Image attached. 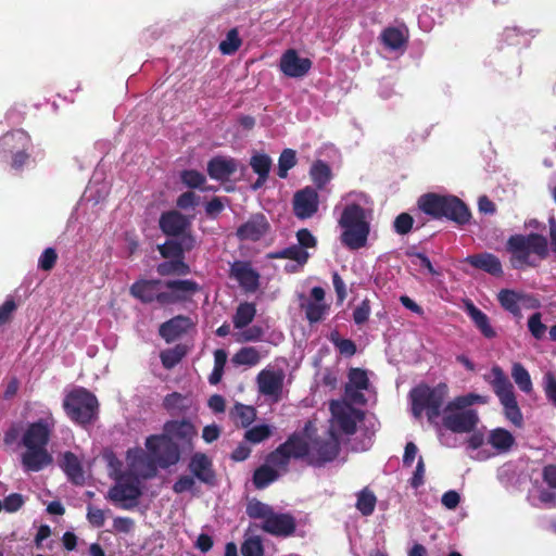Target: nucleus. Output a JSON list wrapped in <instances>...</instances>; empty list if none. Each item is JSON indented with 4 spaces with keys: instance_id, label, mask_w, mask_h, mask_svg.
<instances>
[{
    "instance_id": "27",
    "label": "nucleus",
    "mask_w": 556,
    "mask_h": 556,
    "mask_svg": "<svg viewBox=\"0 0 556 556\" xmlns=\"http://www.w3.org/2000/svg\"><path fill=\"white\" fill-rule=\"evenodd\" d=\"M465 309L476 328L484 338L493 339L496 337V331L491 326L490 318L485 313L478 308L471 301L465 303Z\"/></svg>"
},
{
    "instance_id": "19",
    "label": "nucleus",
    "mask_w": 556,
    "mask_h": 556,
    "mask_svg": "<svg viewBox=\"0 0 556 556\" xmlns=\"http://www.w3.org/2000/svg\"><path fill=\"white\" fill-rule=\"evenodd\" d=\"M192 326L193 323L190 317L177 315L163 323L160 326L159 333L167 343H170L185 334Z\"/></svg>"
},
{
    "instance_id": "62",
    "label": "nucleus",
    "mask_w": 556,
    "mask_h": 556,
    "mask_svg": "<svg viewBox=\"0 0 556 556\" xmlns=\"http://www.w3.org/2000/svg\"><path fill=\"white\" fill-rule=\"evenodd\" d=\"M370 312V301L368 299H364L362 303L353 311L354 323L358 326L365 324L369 318Z\"/></svg>"
},
{
    "instance_id": "32",
    "label": "nucleus",
    "mask_w": 556,
    "mask_h": 556,
    "mask_svg": "<svg viewBox=\"0 0 556 556\" xmlns=\"http://www.w3.org/2000/svg\"><path fill=\"white\" fill-rule=\"evenodd\" d=\"M163 407L172 415H181L190 409L191 403L186 395L173 392L164 397Z\"/></svg>"
},
{
    "instance_id": "55",
    "label": "nucleus",
    "mask_w": 556,
    "mask_h": 556,
    "mask_svg": "<svg viewBox=\"0 0 556 556\" xmlns=\"http://www.w3.org/2000/svg\"><path fill=\"white\" fill-rule=\"evenodd\" d=\"M181 182L188 188H200L205 181V176L195 169H185L180 173Z\"/></svg>"
},
{
    "instance_id": "25",
    "label": "nucleus",
    "mask_w": 556,
    "mask_h": 556,
    "mask_svg": "<svg viewBox=\"0 0 556 556\" xmlns=\"http://www.w3.org/2000/svg\"><path fill=\"white\" fill-rule=\"evenodd\" d=\"M60 467L63 469V471L67 476V479L72 483L76 485L84 484L85 475L83 466L78 457L73 452L67 451L62 455Z\"/></svg>"
},
{
    "instance_id": "58",
    "label": "nucleus",
    "mask_w": 556,
    "mask_h": 556,
    "mask_svg": "<svg viewBox=\"0 0 556 556\" xmlns=\"http://www.w3.org/2000/svg\"><path fill=\"white\" fill-rule=\"evenodd\" d=\"M266 462L268 465L276 466V467H287L290 462V457L283 446L280 444L275 451L270 452L267 457Z\"/></svg>"
},
{
    "instance_id": "18",
    "label": "nucleus",
    "mask_w": 556,
    "mask_h": 556,
    "mask_svg": "<svg viewBox=\"0 0 556 556\" xmlns=\"http://www.w3.org/2000/svg\"><path fill=\"white\" fill-rule=\"evenodd\" d=\"M162 232L168 237H182L190 227V220L180 212L173 210L164 212L159 220Z\"/></svg>"
},
{
    "instance_id": "60",
    "label": "nucleus",
    "mask_w": 556,
    "mask_h": 556,
    "mask_svg": "<svg viewBox=\"0 0 556 556\" xmlns=\"http://www.w3.org/2000/svg\"><path fill=\"white\" fill-rule=\"evenodd\" d=\"M58 253L53 248H47L41 253L38 267L45 271H50L56 264Z\"/></svg>"
},
{
    "instance_id": "21",
    "label": "nucleus",
    "mask_w": 556,
    "mask_h": 556,
    "mask_svg": "<svg viewBox=\"0 0 556 556\" xmlns=\"http://www.w3.org/2000/svg\"><path fill=\"white\" fill-rule=\"evenodd\" d=\"M195 245V240L191 235H184L179 241L166 240L159 245V252L164 258L184 260L185 252L191 251Z\"/></svg>"
},
{
    "instance_id": "40",
    "label": "nucleus",
    "mask_w": 556,
    "mask_h": 556,
    "mask_svg": "<svg viewBox=\"0 0 556 556\" xmlns=\"http://www.w3.org/2000/svg\"><path fill=\"white\" fill-rule=\"evenodd\" d=\"M380 38L382 43L391 50H399L407 42L403 31L396 27H387L382 30Z\"/></svg>"
},
{
    "instance_id": "2",
    "label": "nucleus",
    "mask_w": 556,
    "mask_h": 556,
    "mask_svg": "<svg viewBox=\"0 0 556 556\" xmlns=\"http://www.w3.org/2000/svg\"><path fill=\"white\" fill-rule=\"evenodd\" d=\"M417 207L431 219H446L458 226L468 224L471 218L468 205L452 194L425 193L418 198Z\"/></svg>"
},
{
    "instance_id": "34",
    "label": "nucleus",
    "mask_w": 556,
    "mask_h": 556,
    "mask_svg": "<svg viewBox=\"0 0 556 556\" xmlns=\"http://www.w3.org/2000/svg\"><path fill=\"white\" fill-rule=\"evenodd\" d=\"M279 478V472L265 464L257 467L253 472L252 482L257 490L267 488L270 483L275 482Z\"/></svg>"
},
{
    "instance_id": "64",
    "label": "nucleus",
    "mask_w": 556,
    "mask_h": 556,
    "mask_svg": "<svg viewBox=\"0 0 556 556\" xmlns=\"http://www.w3.org/2000/svg\"><path fill=\"white\" fill-rule=\"evenodd\" d=\"M544 392L547 400L556 407V377L552 372L544 376Z\"/></svg>"
},
{
    "instance_id": "53",
    "label": "nucleus",
    "mask_w": 556,
    "mask_h": 556,
    "mask_svg": "<svg viewBox=\"0 0 556 556\" xmlns=\"http://www.w3.org/2000/svg\"><path fill=\"white\" fill-rule=\"evenodd\" d=\"M270 434L271 430L269 426L257 425L245 431L244 439L250 443L257 444L268 439Z\"/></svg>"
},
{
    "instance_id": "46",
    "label": "nucleus",
    "mask_w": 556,
    "mask_h": 556,
    "mask_svg": "<svg viewBox=\"0 0 556 556\" xmlns=\"http://www.w3.org/2000/svg\"><path fill=\"white\" fill-rule=\"evenodd\" d=\"M230 414L243 428H248L256 418L255 407L241 403H236Z\"/></svg>"
},
{
    "instance_id": "42",
    "label": "nucleus",
    "mask_w": 556,
    "mask_h": 556,
    "mask_svg": "<svg viewBox=\"0 0 556 556\" xmlns=\"http://www.w3.org/2000/svg\"><path fill=\"white\" fill-rule=\"evenodd\" d=\"M377 497L369 488H364L357 493L356 508L363 516H370L376 507Z\"/></svg>"
},
{
    "instance_id": "48",
    "label": "nucleus",
    "mask_w": 556,
    "mask_h": 556,
    "mask_svg": "<svg viewBox=\"0 0 556 556\" xmlns=\"http://www.w3.org/2000/svg\"><path fill=\"white\" fill-rule=\"evenodd\" d=\"M164 286L175 293L184 294L186 299L187 294H193L200 290L198 282L193 280H167Z\"/></svg>"
},
{
    "instance_id": "57",
    "label": "nucleus",
    "mask_w": 556,
    "mask_h": 556,
    "mask_svg": "<svg viewBox=\"0 0 556 556\" xmlns=\"http://www.w3.org/2000/svg\"><path fill=\"white\" fill-rule=\"evenodd\" d=\"M528 329L533 338L541 340L544 338L547 327L542 323L541 313H533L528 319Z\"/></svg>"
},
{
    "instance_id": "26",
    "label": "nucleus",
    "mask_w": 556,
    "mask_h": 556,
    "mask_svg": "<svg viewBox=\"0 0 556 556\" xmlns=\"http://www.w3.org/2000/svg\"><path fill=\"white\" fill-rule=\"evenodd\" d=\"M156 444L157 450L153 455L162 468H167L179 462L181 446L167 440H160Z\"/></svg>"
},
{
    "instance_id": "6",
    "label": "nucleus",
    "mask_w": 556,
    "mask_h": 556,
    "mask_svg": "<svg viewBox=\"0 0 556 556\" xmlns=\"http://www.w3.org/2000/svg\"><path fill=\"white\" fill-rule=\"evenodd\" d=\"M62 406L66 416L84 428L99 418V401L91 391L84 387H75L67 392Z\"/></svg>"
},
{
    "instance_id": "1",
    "label": "nucleus",
    "mask_w": 556,
    "mask_h": 556,
    "mask_svg": "<svg viewBox=\"0 0 556 556\" xmlns=\"http://www.w3.org/2000/svg\"><path fill=\"white\" fill-rule=\"evenodd\" d=\"M55 426L56 420L51 412L37 421L28 424L21 437V445L25 447V452L21 455V463L26 471L38 472L53 463L47 445Z\"/></svg>"
},
{
    "instance_id": "45",
    "label": "nucleus",
    "mask_w": 556,
    "mask_h": 556,
    "mask_svg": "<svg viewBox=\"0 0 556 556\" xmlns=\"http://www.w3.org/2000/svg\"><path fill=\"white\" fill-rule=\"evenodd\" d=\"M156 271L160 276L187 275L190 271V267L184 260H170L160 263Z\"/></svg>"
},
{
    "instance_id": "54",
    "label": "nucleus",
    "mask_w": 556,
    "mask_h": 556,
    "mask_svg": "<svg viewBox=\"0 0 556 556\" xmlns=\"http://www.w3.org/2000/svg\"><path fill=\"white\" fill-rule=\"evenodd\" d=\"M356 390H367L369 387V379L367 372L362 368H351L349 371V383Z\"/></svg>"
},
{
    "instance_id": "20",
    "label": "nucleus",
    "mask_w": 556,
    "mask_h": 556,
    "mask_svg": "<svg viewBox=\"0 0 556 556\" xmlns=\"http://www.w3.org/2000/svg\"><path fill=\"white\" fill-rule=\"evenodd\" d=\"M238 165L232 157L214 156L207 163V174L212 179L226 181L237 172Z\"/></svg>"
},
{
    "instance_id": "3",
    "label": "nucleus",
    "mask_w": 556,
    "mask_h": 556,
    "mask_svg": "<svg viewBox=\"0 0 556 556\" xmlns=\"http://www.w3.org/2000/svg\"><path fill=\"white\" fill-rule=\"evenodd\" d=\"M247 515L251 519L262 520L261 529L276 538H290L295 533L296 520L290 513H277L275 509L253 497L248 501Z\"/></svg>"
},
{
    "instance_id": "11",
    "label": "nucleus",
    "mask_w": 556,
    "mask_h": 556,
    "mask_svg": "<svg viewBox=\"0 0 556 556\" xmlns=\"http://www.w3.org/2000/svg\"><path fill=\"white\" fill-rule=\"evenodd\" d=\"M479 422L477 410L467 409L463 412H445L442 418V425L445 429L454 433L472 432Z\"/></svg>"
},
{
    "instance_id": "33",
    "label": "nucleus",
    "mask_w": 556,
    "mask_h": 556,
    "mask_svg": "<svg viewBox=\"0 0 556 556\" xmlns=\"http://www.w3.org/2000/svg\"><path fill=\"white\" fill-rule=\"evenodd\" d=\"M488 442L498 452L505 453L515 444V438L508 430L496 428L490 432Z\"/></svg>"
},
{
    "instance_id": "56",
    "label": "nucleus",
    "mask_w": 556,
    "mask_h": 556,
    "mask_svg": "<svg viewBox=\"0 0 556 556\" xmlns=\"http://www.w3.org/2000/svg\"><path fill=\"white\" fill-rule=\"evenodd\" d=\"M241 554L242 556H263L264 548L261 538L252 536L244 540L241 545Z\"/></svg>"
},
{
    "instance_id": "63",
    "label": "nucleus",
    "mask_w": 556,
    "mask_h": 556,
    "mask_svg": "<svg viewBox=\"0 0 556 556\" xmlns=\"http://www.w3.org/2000/svg\"><path fill=\"white\" fill-rule=\"evenodd\" d=\"M298 245L302 249H312L317 245V240L307 228H302L296 231Z\"/></svg>"
},
{
    "instance_id": "24",
    "label": "nucleus",
    "mask_w": 556,
    "mask_h": 556,
    "mask_svg": "<svg viewBox=\"0 0 556 556\" xmlns=\"http://www.w3.org/2000/svg\"><path fill=\"white\" fill-rule=\"evenodd\" d=\"M29 140L30 138L27 132L22 129L9 131L0 137V153L8 155L26 149Z\"/></svg>"
},
{
    "instance_id": "31",
    "label": "nucleus",
    "mask_w": 556,
    "mask_h": 556,
    "mask_svg": "<svg viewBox=\"0 0 556 556\" xmlns=\"http://www.w3.org/2000/svg\"><path fill=\"white\" fill-rule=\"evenodd\" d=\"M268 257L271 260H291L302 267L307 263L309 254L305 250H302L298 244H292L282 250L269 253Z\"/></svg>"
},
{
    "instance_id": "59",
    "label": "nucleus",
    "mask_w": 556,
    "mask_h": 556,
    "mask_svg": "<svg viewBox=\"0 0 556 556\" xmlns=\"http://www.w3.org/2000/svg\"><path fill=\"white\" fill-rule=\"evenodd\" d=\"M413 225L414 218L408 213L399 214L393 222L394 231L401 236L407 235L412 230Z\"/></svg>"
},
{
    "instance_id": "37",
    "label": "nucleus",
    "mask_w": 556,
    "mask_h": 556,
    "mask_svg": "<svg viewBox=\"0 0 556 556\" xmlns=\"http://www.w3.org/2000/svg\"><path fill=\"white\" fill-rule=\"evenodd\" d=\"M337 404L334 402L331 403L330 408L332 412V415L334 419L337 420V424L339 428L345 433V434H354L356 432V421L351 415L350 412H348L344 408H336Z\"/></svg>"
},
{
    "instance_id": "17",
    "label": "nucleus",
    "mask_w": 556,
    "mask_h": 556,
    "mask_svg": "<svg viewBox=\"0 0 556 556\" xmlns=\"http://www.w3.org/2000/svg\"><path fill=\"white\" fill-rule=\"evenodd\" d=\"M188 469L193 478L200 482L214 486L216 484V473L213 469V463L206 454L198 452L194 453L188 464Z\"/></svg>"
},
{
    "instance_id": "61",
    "label": "nucleus",
    "mask_w": 556,
    "mask_h": 556,
    "mask_svg": "<svg viewBox=\"0 0 556 556\" xmlns=\"http://www.w3.org/2000/svg\"><path fill=\"white\" fill-rule=\"evenodd\" d=\"M16 309L17 304L13 298H8L4 303L0 305V327L12 320Z\"/></svg>"
},
{
    "instance_id": "36",
    "label": "nucleus",
    "mask_w": 556,
    "mask_h": 556,
    "mask_svg": "<svg viewBox=\"0 0 556 556\" xmlns=\"http://www.w3.org/2000/svg\"><path fill=\"white\" fill-rule=\"evenodd\" d=\"M309 175L314 185L323 189L331 179V168L326 162L317 160L313 163Z\"/></svg>"
},
{
    "instance_id": "7",
    "label": "nucleus",
    "mask_w": 556,
    "mask_h": 556,
    "mask_svg": "<svg viewBox=\"0 0 556 556\" xmlns=\"http://www.w3.org/2000/svg\"><path fill=\"white\" fill-rule=\"evenodd\" d=\"M447 392L446 383L442 382L435 387H430L426 383L416 386L409 391L413 415L416 418H420L422 413L426 412L428 421L437 424Z\"/></svg>"
},
{
    "instance_id": "52",
    "label": "nucleus",
    "mask_w": 556,
    "mask_h": 556,
    "mask_svg": "<svg viewBox=\"0 0 556 556\" xmlns=\"http://www.w3.org/2000/svg\"><path fill=\"white\" fill-rule=\"evenodd\" d=\"M329 340L339 350V352L345 356H353L357 351L355 342L351 339L340 338L338 331H332Z\"/></svg>"
},
{
    "instance_id": "50",
    "label": "nucleus",
    "mask_w": 556,
    "mask_h": 556,
    "mask_svg": "<svg viewBox=\"0 0 556 556\" xmlns=\"http://www.w3.org/2000/svg\"><path fill=\"white\" fill-rule=\"evenodd\" d=\"M241 43L237 28H232L227 33L226 39L219 43V50L223 54L231 55L239 50Z\"/></svg>"
},
{
    "instance_id": "47",
    "label": "nucleus",
    "mask_w": 556,
    "mask_h": 556,
    "mask_svg": "<svg viewBox=\"0 0 556 556\" xmlns=\"http://www.w3.org/2000/svg\"><path fill=\"white\" fill-rule=\"evenodd\" d=\"M296 162L298 160L295 150L290 148L285 149L278 159V177L282 179L287 178L289 170L296 165Z\"/></svg>"
},
{
    "instance_id": "22",
    "label": "nucleus",
    "mask_w": 556,
    "mask_h": 556,
    "mask_svg": "<svg viewBox=\"0 0 556 556\" xmlns=\"http://www.w3.org/2000/svg\"><path fill=\"white\" fill-rule=\"evenodd\" d=\"M466 262L470 266L495 277H500L503 274V267L500 258L489 252L469 255L467 256Z\"/></svg>"
},
{
    "instance_id": "38",
    "label": "nucleus",
    "mask_w": 556,
    "mask_h": 556,
    "mask_svg": "<svg viewBox=\"0 0 556 556\" xmlns=\"http://www.w3.org/2000/svg\"><path fill=\"white\" fill-rule=\"evenodd\" d=\"M521 296L514 290L503 289L498 292L497 300L501 306L511 313L514 316H520L521 309L519 305Z\"/></svg>"
},
{
    "instance_id": "28",
    "label": "nucleus",
    "mask_w": 556,
    "mask_h": 556,
    "mask_svg": "<svg viewBox=\"0 0 556 556\" xmlns=\"http://www.w3.org/2000/svg\"><path fill=\"white\" fill-rule=\"evenodd\" d=\"M491 375L493 379L490 381V384L500 401L515 396L514 387L500 366H493Z\"/></svg>"
},
{
    "instance_id": "41",
    "label": "nucleus",
    "mask_w": 556,
    "mask_h": 556,
    "mask_svg": "<svg viewBox=\"0 0 556 556\" xmlns=\"http://www.w3.org/2000/svg\"><path fill=\"white\" fill-rule=\"evenodd\" d=\"M187 346L184 344H177L172 349H167L161 352L160 358L162 365L166 369H172L178 365L187 354Z\"/></svg>"
},
{
    "instance_id": "5",
    "label": "nucleus",
    "mask_w": 556,
    "mask_h": 556,
    "mask_svg": "<svg viewBox=\"0 0 556 556\" xmlns=\"http://www.w3.org/2000/svg\"><path fill=\"white\" fill-rule=\"evenodd\" d=\"M506 251L510 254V265L515 269L534 267L530 254L534 253L541 260L548 256L547 239L539 233L513 235L506 242Z\"/></svg>"
},
{
    "instance_id": "9",
    "label": "nucleus",
    "mask_w": 556,
    "mask_h": 556,
    "mask_svg": "<svg viewBox=\"0 0 556 556\" xmlns=\"http://www.w3.org/2000/svg\"><path fill=\"white\" fill-rule=\"evenodd\" d=\"M340 453V442L333 430L328 431V437H314L308 440V453L306 464L312 467H324L333 462Z\"/></svg>"
},
{
    "instance_id": "39",
    "label": "nucleus",
    "mask_w": 556,
    "mask_h": 556,
    "mask_svg": "<svg viewBox=\"0 0 556 556\" xmlns=\"http://www.w3.org/2000/svg\"><path fill=\"white\" fill-rule=\"evenodd\" d=\"M231 361L237 366L253 367L260 363L261 354L255 346H243L237 351Z\"/></svg>"
},
{
    "instance_id": "30",
    "label": "nucleus",
    "mask_w": 556,
    "mask_h": 556,
    "mask_svg": "<svg viewBox=\"0 0 556 556\" xmlns=\"http://www.w3.org/2000/svg\"><path fill=\"white\" fill-rule=\"evenodd\" d=\"M488 401L489 397L485 395L468 393L465 395L456 396L454 400L448 402L444 408V412H463L469 409L468 407L472 406L473 404H486Z\"/></svg>"
},
{
    "instance_id": "49",
    "label": "nucleus",
    "mask_w": 556,
    "mask_h": 556,
    "mask_svg": "<svg viewBox=\"0 0 556 556\" xmlns=\"http://www.w3.org/2000/svg\"><path fill=\"white\" fill-rule=\"evenodd\" d=\"M250 165L257 176H269L271 159L265 153H256L252 155Z\"/></svg>"
},
{
    "instance_id": "23",
    "label": "nucleus",
    "mask_w": 556,
    "mask_h": 556,
    "mask_svg": "<svg viewBox=\"0 0 556 556\" xmlns=\"http://www.w3.org/2000/svg\"><path fill=\"white\" fill-rule=\"evenodd\" d=\"M161 285L162 281L159 279H139L130 286L129 293L140 302L150 304L154 302Z\"/></svg>"
},
{
    "instance_id": "35",
    "label": "nucleus",
    "mask_w": 556,
    "mask_h": 556,
    "mask_svg": "<svg viewBox=\"0 0 556 556\" xmlns=\"http://www.w3.org/2000/svg\"><path fill=\"white\" fill-rule=\"evenodd\" d=\"M256 314L254 303L243 302L240 303L232 317L233 327L236 329H243L252 323Z\"/></svg>"
},
{
    "instance_id": "44",
    "label": "nucleus",
    "mask_w": 556,
    "mask_h": 556,
    "mask_svg": "<svg viewBox=\"0 0 556 556\" xmlns=\"http://www.w3.org/2000/svg\"><path fill=\"white\" fill-rule=\"evenodd\" d=\"M500 402L503 405L505 417L516 427H522L523 417L517 403L516 395Z\"/></svg>"
},
{
    "instance_id": "14",
    "label": "nucleus",
    "mask_w": 556,
    "mask_h": 556,
    "mask_svg": "<svg viewBox=\"0 0 556 556\" xmlns=\"http://www.w3.org/2000/svg\"><path fill=\"white\" fill-rule=\"evenodd\" d=\"M293 213L299 219L311 218L318 211L319 199L317 191L312 187H305L293 195Z\"/></svg>"
},
{
    "instance_id": "12",
    "label": "nucleus",
    "mask_w": 556,
    "mask_h": 556,
    "mask_svg": "<svg viewBox=\"0 0 556 556\" xmlns=\"http://www.w3.org/2000/svg\"><path fill=\"white\" fill-rule=\"evenodd\" d=\"M313 62L308 58H301L295 49L286 50L279 60V70L290 78H302L308 74Z\"/></svg>"
},
{
    "instance_id": "8",
    "label": "nucleus",
    "mask_w": 556,
    "mask_h": 556,
    "mask_svg": "<svg viewBox=\"0 0 556 556\" xmlns=\"http://www.w3.org/2000/svg\"><path fill=\"white\" fill-rule=\"evenodd\" d=\"M197 435V428L190 420L173 419L164 424L162 434H154L147 438L146 447L151 454H155L157 450L156 443L160 440H167L181 446V451L191 452L194 447L193 440Z\"/></svg>"
},
{
    "instance_id": "10",
    "label": "nucleus",
    "mask_w": 556,
    "mask_h": 556,
    "mask_svg": "<svg viewBox=\"0 0 556 556\" xmlns=\"http://www.w3.org/2000/svg\"><path fill=\"white\" fill-rule=\"evenodd\" d=\"M139 481L130 478L117 482L108 493V498L114 503H121V508L131 509L137 505L138 498L141 496Z\"/></svg>"
},
{
    "instance_id": "16",
    "label": "nucleus",
    "mask_w": 556,
    "mask_h": 556,
    "mask_svg": "<svg viewBox=\"0 0 556 556\" xmlns=\"http://www.w3.org/2000/svg\"><path fill=\"white\" fill-rule=\"evenodd\" d=\"M229 276L247 292H255L260 287V274L248 261H235L230 265Z\"/></svg>"
},
{
    "instance_id": "13",
    "label": "nucleus",
    "mask_w": 556,
    "mask_h": 556,
    "mask_svg": "<svg viewBox=\"0 0 556 556\" xmlns=\"http://www.w3.org/2000/svg\"><path fill=\"white\" fill-rule=\"evenodd\" d=\"M270 230V224L263 213L252 214L249 219L237 228L236 236L240 241L256 242Z\"/></svg>"
},
{
    "instance_id": "29",
    "label": "nucleus",
    "mask_w": 556,
    "mask_h": 556,
    "mask_svg": "<svg viewBox=\"0 0 556 556\" xmlns=\"http://www.w3.org/2000/svg\"><path fill=\"white\" fill-rule=\"evenodd\" d=\"M281 445L288 453L290 459L307 460L308 440H306L302 433L293 432Z\"/></svg>"
},
{
    "instance_id": "43",
    "label": "nucleus",
    "mask_w": 556,
    "mask_h": 556,
    "mask_svg": "<svg viewBox=\"0 0 556 556\" xmlns=\"http://www.w3.org/2000/svg\"><path fill=\"white\" fill-rule=\"evenodd\" d=\"M511 377L522 392L530 393L532 391L533 386L530 374L521 363L513 364Z\"/></svg>"
},
{
    "instance_id": "4",
    "label": "nucleus",
    "mask_w": 556,
    "mask_h": 556,
    "mask_svg": "<svg viewBox=\"0 0 556 556\" xmlns=\"http://www.w3.org/2000/svg\"><path fill=\"white\" fill-rule=\"evenodd\" d=\"M342 233L341 243L350 250H359L367 244L370 233V224L367 219L366 210L357 203H350L344 206L338 222Z\"/></svg>"
},
{
    "instance_id": "15",
    "label": "nucleus",
    "mask_w": 556,
    "mask_h": 556,
    "mask_svg": "<svg viewBox=\"0 0 556 556\" xmlns=\"http://www.w3.org/2000/svg\"><path fill=\"white\" fill-rule=\"evenodd\" d=\"M285 381L282 369H263L256 377V383L261 394L271 396L276 402L280 400Z\"/></svg>"
},
{
    "instance_id": "51",
    "label": "nucleus",
    "mask_w": 556,
    "mask_h": 556,
    "mask_svg": "<svg viewBox=\"0 0 556 556\" xmlns=\"http://www.w3.org/2000/svg\"><path fill=\"white\" fill-rule=\"evenodd\" d=\"M305 317L309 324H316L324 319V316L329 309V306L325 303L308 302L304 305Z\"/></svg>"
}]
</instances>
